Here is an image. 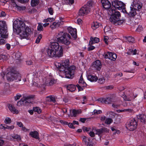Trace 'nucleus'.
I'll return each instance as SVG.
<instances>
[{"instance_id": "7c9ffc66", "label": "nucleus", "mask_w": 146, "mask_h": 146, "mask_svg": "<svg viewBox=\"0 0 146 146\" xmlns=\"http://www.w3.org/2000/svg\"><path fill=\"white\" fill-rule=\"evenodd\" d=\"M45 81L44 82L43 84H40V88L41 90L40 92L41 94H42L45 92V87L46 86Z\"/></svg>"}, {"instance_id": "a211bd4d", "label": "nucleus", "mask_w": 146, "mask_h": 146, "mask_svg": "<svg viewBox=\"0 0 146 146\" xmlns=\"http://www.w3.org/2000/svg\"><path fill=\"white\" fill-rule=\"evenodd\" d=\"M69 32L74 38L76 37V30L75 28H73L71 27H69L68 28Z\"/></svg>"}, {"instance_id": "49530a36", "label": "nucleus", "mask_w": 146, "mask_h": 146, "mask_svg": "<svg viewBox=\"0 0 146 146\" xmlns=\"http://www.w3.org/2000/svg\"><path fill=\"white\" fill-rule=\"evenodd\" d=\"M42 35L41 34H40L36 39L35 40V42L36 43H39L40 42V41L42 38Z\"/></svg>"}, {"instance_id": "774afa93", "label": "nucleus", "mask_w": 146, "mask_h": 146, "mask_svg": "<svg viewBox=\"0 0 146 146\" xmlns=\"http://www.w3.org/2000/svg\"><path fill=\"white\" fill-rule=\"evenodd\" d=\"M17 124L19 127H23V123L21 122H17Z\"/></svg>"}, {"instance_id": "69168bd1", "label": "nucleus", "mask_w": 146, "mask_h": 146, "mask_svg": "<svg viewBox=\"0 0 146 146\" xmlns=\"http://www.w3.org/2000/svg\"><path fill=\"white\" fill-rule=\"evenodd\" d=\"M140 77L141 80L143 81H144L146 79V76L144 74L141 75Z\"/></svg>"}, {"instance_id": "7ed1b4c3", "label": "nucleus", "mask_w": 146, "mask_h": 146, "mask_svg": "<svg viewBox=\"0 0 146 146\" xmlns=\"http://www.w3.org/2000/svg\"><path fill=\"white\" fill-rule=\"evenodd\" d=\"M58 41L66 45V48L69 49L71 43V38L70 35L63 32H60L56 35Z\"/></svg>"}, {"instance_id": "4d7b16f0", "label": "nucleus", "mask_w": 146, "mask_h": 146, "mask_svg": "<svg viewBox=\"0 0 146 146\" xmlns=\"http://www.w3.org/2000/svg\"><path fill=\"white\" fill-rule=\"evenodd\" d=\"M104 79L103 78H100L98 80V82L100 84H103L104 83Z\"/></svg>"}, {"instance_id": "e2e57ef3", "label": "nucleus", "mask_w": 146, "mask_h": 146, "mask_svg": "<svg viewBox=\"0 0 146 146\" xmlns=\"http://www.w3.org/2000/svg\"><path fill=\"white\" fill-rule=\"evenodd\" d=\"M143 29V28L141 25H139L137 28L136 29V31L137 32H139L142 31Z\"/></svg>"}, {"instance_id": "473e14b6", "label": "nucleus", "mask_w": 146, "mask_h": 146, "mask_svg": "<svg viewBox=\"0 0 146 146\" xmlns=\"http://www.w3.org/2000/svg\"><path fill=\"white\" fill-rule=\"evenodd\" d=\"M93 130H94V132H95V134L96 135H98L100 136L102 134H103L101 128L100 129H94Z\"/></svg>"}, {"instance_id": "0e129e2a", "label": "nucleus", "mask_w": 146, "mask_h": 146, "mask_svg": "<svg viewBox=\"0 0 146 146\" xmlns=\"http://www.w3.org/2000/svg\"><path fill=\"white\" fill-rule=\"evenodd\" d=\"M5 40L3 39H0V45L4 44L5 43Z\"/></svg>"}, {"instance_id": "ddd939ff", "label": "nucleus", "mask_w": 146, "mask_h": 146, "mask_svg": "<svg viewBox=\"0 0 146 146\" xmlns=\"http://www.w3.org/2000/svg\"><path fill=\"white\" fill-rule=\"evenodd\" d=\"M112 99L110 98H100L98 99V101L102 103L106 104H111L113 102Z\"/></svg>"}, {"instance_id": "f3484780", "label": "nucleus", "mask_w": 146, "mask_h": 146, "mask_svg": "<svg viewBox=\"0 0 146 146\" xmlns=\"http://www.w3.org/2000/svg\"><path fill=\"white\" fill-rule=\"evenodd\" d=\"M136 97V96H134L132 94L127 96L124 93L122 96V97L123 98L124 100L127 101H131L134 99Z\"/></svg>"}, {"instance_id": "20e7f679", "label": "nucleus", "mask_w": 146, "mask_h": 146, "mask_svg": "<svg viewBox=\"0 0 146 146\" xmlns=\"http://www.w3.org/2000/svg\"><path fill=\"white\" fill-rule=\"evenodd\" d=\"M111 15L110 18V22L115 25H120L124 21L123 20H120L121 15L120 13L115 9H111Z\"/></svg>"}, {"instance_id": "680f3d73", "label": "nucleus", "mask_w": 146, "mask_h": 146, "mask_svg": "<svg viewBox=\"0 0 146 146\" xmlns=\"http://www.w3.org/2000/svg\"><path fill=\"white\" fill-rule=\"evenodd\" d=\"M119 106V104H117L115 103H113L112 104V106L113 107L115 108H117Z\"/></svg>"}, {"instance_id": "052dcab7", "label": "nucleus", "mask_w": 146, "mask_h": 146, "mask_svg": "<svg viewBox=\"0 0 146 146\" xmlns=\"http://www.w3.org/2000/svg\"><path fill=\"white\" fill-rule=\"evenodd\" d=\"M89 134L90 136L92 137H94L95 136V133L92 131H90L89 133Z\"/></svg>"}, {"instance_id": "a878e982", "label": "nucleus", "mask_w": 146, "mask_h": 146, "mask_svg": "<svg viewBox=\"0 0 146 146\" xmlns=\"http://www.w3.org/2000/svg\"><path fill=\"white\" fill-rule=\"evenodd\" d=\"M137 118L141 122L144 123L146 119V115L141 114L138 116Z\"/></svg>"}, {"instance_id": "13d9d810", "label": "nucleus", "mask_w": 146, "mask_h": 146, "mask_svg": "<svg viewBox=\"0 0 146 146\" xmlns=\"http://www.w3.org/2000/svg\"><path fill=\"white\" fill-rule=\"evenodd\" d=\"M76 86L77 87L78 91H82L83 90V88L80 85H79V84H77L76 85Z\"/></svg>"}, {"instance_id": "338daca9", "label": "nucleus", "mask_w": 146, "mask_h": 146, "mask_svg": "<svg viewBox=\"0 0 146 146\" xmlns=\"http://www.w3.org/2000/svg\"><path fill=\"white\" fill-rule=\"evenodd\" d=\"M125 112L127 111L129 113L132 112L133 111V110L131 109H124Z\"/></svg>"}, {"instance_id": "9d476101", "label": "nucleus", "mask_w": 146, "mask_h": 146, "mask_svg": "<svg viewBox=\"0 0 146 146\" xmlns=\"http://www.w3.org/2000/svg\"><path fill=\"white\" fill-rule=\"evenodd\" d=\"M112 5L116 9L120 10L123 8L125 5L122 2L117 1L116 0H113L111 2Z\"/></svg>"}, {"instance_id": "603ef678", "label": "nucleus", "mask_w": 146, "mask_h": 146, "mask_svg": "<svg viewBox=\"0 0 146 146\" xmlns=\"http://www.w3.org/2000/svg\"><path fill=\"white\" fill-rule=\"evenodd\" d=\"M95 115L101 113H102V111L100 110H94L93 111Z\"/></svg>"}, {"instance_id": "e433bc0d", "label": "nucleus", "mask_w": 146, "mask_h": 146, "mask_svg": "<svg viewBox=\"0 0 146 146\" xmlns=\"http://www.w3.org/2000/svg\"><path fill=\"white\" fill-rule=\"evenodd\" d=\"M16 139L18 141H20L21 140L20 136L18 134H14L12 136L11 138L9 139Z\"/></svg>"}, {"instance_id": "37998d69", "label": "nucleus", "mask_w": 146, "mask_h": 146, "mask_svg": "<svg viewBox=\"0 0 146 146\" xmlns=\"http://www.w3.org/2000/svg\"><path fill=\"white\" fill-rule=\"evenodd\" d=\"M94 4V3L92 1H89L86 5H87L88 7L90 8L91 7H92Z\"/></svg>"}, {"instance_id": "de8ad7c7", "label": "nucleus", "mask_w": 146, "mask_h": 146, "mask_svg": "<svg viewBox=\"0 0 146 146\" xmlns=\"http://www.w3.org/2000/svg\"><path fill=\"white\" fill-rule=\"evenodd\" d=\"M7 59V56L4 54H0V60L4 61L6 60Z\"/></svg>"}, {"instance_id": "a19ab883", "label": "nucleus", "mask_w": 146, "mask_h": 146, "mask_svg": "<svg viewBox=\"0 0 146 146\" xmlns=\"http://www.w3.org/2000/svg\"><path fill=\"white\" fill-rule=\"evenodd\" d=\"M11 122V119L10 118L6 117L4 121V123L6 124H9Z\"/></svg>"}, {"instance_id": "4be33fe9", "label": "nucleus", "mask_w": 146, "mask_h": 146, "mask_svg": "<svg viewBox=\"0 0 146 146\" xmlns=\"http://www.w3.org/2000/svg\"><path fill=\"white\" fill-rule=\"evenodd\" d=\"M40 72H36L35 73H34L33 76H34V81L35 82V81H36V82H38V81H39L40 79Z\"/></svg>"}, {"instance_id": "3c124183", "label": "nucleus", "mask_w": 146, "mask_h": 146, "mask_svg": "<svg viewBox=\"0 0 146 146\" xmlns=\"http://www.w3.org/2000/svg\"><path fill=\"white\" fill-rule=\"evenodd\" d=\"M48 10L49 13L51 15L53 14L54 11L53 9L51 7H49L48 8Z\"/></svg>"}, {"instance_id": "4c0bfd02", "label": "nucleus", "mask_w": 146, "mask_h": 146, "mask_svg": "<svg viewBox=\"0 0 146 146\" xmlns=\"http://www.w3.org/2000/svg\"><path fill=\"white\" fill-rule=\"evenodd\" d=\"M39 0H31V5L32 7H35L39 3Z\"/></svg>"}, {"instance_id": "c9c22d12", "label": "nucleus", "mask_w": 146, "mask_h": 146, "mask_svg": "<svg viewBox=\"0 0 146 146\" xmlns=\"http://www.w3.org/2000/svg\"><path fill=\"white\" fill-rule=\"evenodd\" d=\"M136 9H135L133 8L131 9V11L129 12V15L130 16H133L136 15Z\"/></svg>"}, {"instance_id": "2f4dec72", "label": "nucleus", "mask_w": 146, "mask_h": 146, "mask_svg": "<svg viewBox=\"0 0 146 146\" xmlns=\"http://www.w3.org/2000/svg\"><path fill=\"white\" fill-rule=\"evenodd\" d=\"M17 105L19 106H20L23 105H26V104L25 103L24 98H22L20 101L17 102Z\"/></svg>"}, {"instance_id": "c03bdc74", "label": "nucleus", "mask_w": 146, "mask_h": 146, "mask_svg": "<svg viewBox=\"0 0 146 146\" xmlns=\"http://www.w3.org/2000/svg\"><path fill=\"white\" fill-rule=\"evenodd\" d=\"M82 140L85 143V144H86L88 142L90 141V139L89 138H87L85 136H84L82 137Z\"/></svg>"}, {"instance_id": "bb28decb", "label": "nucleus", "mask_w": 146, "mask_h": 146, "mask_svg": "<svg viewBox=\"0 0 146 146\" xmlns=\"http://www.w3.org/2000/svg\"><path fill=\"white\" fill-rule=\"evenodd\" d=\"M76 89V86L73 84L69 85L67 87V89L71 92L74 91Z\"/></svg>"}, {"instance_id": "c756f323", "label": "nucleus", "mask_w": 146, "mask_h": 146, "mask_svg": "<svg viewBox=\"0 0 146 146\" xmlns=\"http://www.w3.org/2000/svg\"><path fill=\"white\" fill-rule=\"evenodd\" d=\"M60 22H54L52 25H50V27L51 29H54L58 27L60 25Z\"/></svg>"}, {"instance_id": "b1692460", "label": "nucleus", "mask_w": 146, "mask_h": 146, "mask_svg": "<svg viewBox=\"0 0 146 146\" xmlns=\"http://www.w3.org/2000/svg\"><path fill=\"white\" fill-rule=\"evenodd\" d=\"M30 135L33 137L34 138L36 139H38V134L36 131H31L29 133Z\"/></svg>"}, {"instance_id": "aec40b11", "label": "nucleus", "mask_w": 146, "mask_h": 146, "mask_svg": "<svg viewBox=\"0 0 146 146\" xmlns=\"http://www.w3.org/2000/svg\"><path fill=\"white\" fill-rule=\"evenodd\" d=\"M7 106L10 111L13 113L17 114L18 113L19 111L18 110L16 109L12 105L10 104H8Z\"/></svg>"}, {"instance_id": "1a4fd4ad", "label": "nucleus", "mask_w": 146, "mask_h": 146, "mask_svg": "<svg viewBox=\"0 0 146 146\" xmlns=\"http://www.w3.org/2000/svg\"><path fill=\"white\" fill-rule=\"evenodd\" d=\"M57 79H55L50 73L48 77L46 82V86H52L57 84Z\"/></svg>"}, {"instance_id": "f8f14e48", "label": "nucleus", "mask_w": 146, "mask_h": 146, "mask_svg": "<svg viewBox=\"0 0 146 146\" xmlns=\"http://www.w3.org/2000/svg\"><path fill=\"white\" fill-rule=\"evenodd\" d=\"M90 11V8L84 5L82 7L79 11L78 15L80 16H83L88 13Z\"/></svg>"}, {"instance_id": "72a5a7b5", "label": "nucleus", "mask_w": 146, "mask_h": 146, "mask_svg": "<svg viewBox=\"0 0 146 146\" xmlns=\"http://www.w3.org/2000/svg\"><path fill=\"white\" fill-rule=\"evenodd\" d=\"M100 25V24L97 22H94L92 24V27L93 30H95L98 28Z\"/></svg>"}, {"instance_id": "6e6d98bb", "label": "nucleus", "mask_w": 146, "mask_h": 146, "mask_svg": "<svg viewBox=\"0 0 146 146\" xmlns=\"http://www.w3.org/2000/svg\"><path fill=\"white\" fill-rule=\"evenodd\" d=\"M21 97V95L19 94H17L16 96H15V98L16 100L19 99Z\"/></svg>"}, {"instance_id": "8fccbe9b", "label": "nucleus", "mask_w": 146, "mask_h": 146, "mask_svg": "<svg viewBox=\"0 0 146 146\" xmlns=\"http://www.w3.org/2000/svg\"><path fill=\"white\" fill-rule=\"evenodd\" d=\"M101 129L103 134L104 133H107L109 132V129L103 127Z\"/></svg>"}, {"instance_id": "09e8293b", "label": "nucleus", "mask_w": 146, "mask_h": 146, "mask_svg": "<svg viewBox=\"0 0 146 146\" xmlns=\"http://www.w3.org/2000/svg\"><path fill=\"white\" fill-rule=\"evenodd\" d=\"M33 110L34 111L37 112L38 113H41V111L39 107H34L33 108Z\"/></svg>"}, {"instance_id": "a18cd8bd", "label": "nucleus", "mask_w": 146, "mask_h": 146, "mask_svg": "<svg viewBox=\"0 0 146 146\" xmlns=\"http://www.w3.org/2000/svg\"><path fill=\"white\" fill-rule=\"evenodd\" d=\"M5 129H8L9 130H12L14 128V126L13 125H5Z\"/></svg>"}, {"instance_id": "412c9836", "label": "nucleus", "mask_w": 146, "mask_h": 146, "mask_svg": "<svg viewBox=\"0 0 146 146\" xmlns=\"http://www.w3.org/2000/svg\"><path fill=\"white\" fill-rule=\"evenodd\" d=\"M99 39L98 38L92 36L90 38V40L89 42V44L92 45L95 43H98L99 42Z\"/></svg>"}, {"instance_id": "4468645a", "label": "nucleus", "mask_w": 146, "mask_h": 146, "mask_svg": "<svg viewBox=\"0 0 146 146\" xmlns=\"http://www.w3.org/2000/svg\"><path fill=\"white\" fill-rule=\"evenodd\" d=\"M133 7L136 10L140 11L142 8V4L140 1H134Z\"/></svg>"}, {"instance_id": "dca6fc26", "label": "nucleus", "mask_w": 146, "mask_h": 146, "mask_svg": "<svg viewBox=\"0 0 146 146\" xmlns=\"http://www.w3.org/2000/svg\"><path fill=\"white\" fill-rule=\"evenodd\" d=\"M92 66L98 70H100L102 67V64L100 61L99 60H96L92 64Z\"/></svg>"}, {"instance_id": "6ab92c4d", "label": "nucleus", "mask_w": 146, "mask_h": 146, "mask_svg": "<svg viewBox=\"0 0 146 146\" xmlns=\"http://www.w3.org/2000/svg\"><path fill=\"white\" fill-rule=\"evenodd\" d=\"M34 97V96L31 95L24 98L25 103L26 104V105H27V103H32L33 102V100Z\"/></svg>"}, {"instance_id": "0eeeda50", "label": "nucleus", "mask_w": 146, "mask_h": 146, "mask_svg": "<svg viewBox=\"0 0 146 146\" xmlns=\"http://www.w3.org/2000/svg\"><path fill=\"white\" fill-rule=\"evenodd\" d=\"M7 80L9 81H13L14 80L17 81H20L21 80V75L19 74L14 73L13 72H9L6 75Z\"/></svg>"}, {"instance_id": "393cba45", "label": "nucleus", "mask_w": 146, "mask_h": 146, "mask_svg": "<svg viewBox=\"0 0 146 146\" xmlns=\"http://www.w3.org/2000/svg\"><path fill=\"white\" fill-rule=\"evenodd\" d=\"M87 77L88 80L91 82H96L98 80L97 77L95 76L88 75Z\"/></svg>"}, {"instance_id": "9b49d317", "label": "nucleus", "mask_w": 146, "mask_h": 146, "mask_svg": "<svg viewBox=\"0 0 146 146\" xmlns=\"http://www.w3.org/2000/svg\"><path fill=\"white\" fill-rule=\"evenodd\" d=\"M103 56L105 58H109L113 61H115L117 58V55L115 53L110 52L104 53Z\"/></svg>"}, {"instance_id": "2eb2a0df", "label": "nucleus", "mask_w": 146, "mask_h": 146, "mask_svg": "<svg viewBox=\"0 0 146 146\" xmlns=\"http://www.w3.org/2000/svg\"><path fill=\"white\" fill-rule=\"evenodd\" d=\"M101 2L103 7L105 9H108L110 8L111 4L108 0H101Z\"/></svg>"}, {"instance_id": "f03ea898", "label": "nucleus", "mask_w": 146, "mask_h": 146, "mask_svg": "<svg viewBox=\"0 0 146 146\" xmlns=\"http://www.w3.org/2000/svg\"><path fill=\"white\" fill-rule=\"evenodd\" d=\"M63 49L57 42H53L51 43L50 45L48 47L47 52L48 56L51 57H55L60 58L63 56Z\"/></svg>"}, {"instance_id": "bf43d9fd", "label": "nucleus", "mask_w": 146, "mask_h": 146, "mask_svg": "<svg viewBox=\"0 0 146 146\" xmlns=\"http://www.w3.org/2000/svg\"><path fill=\"white\" fill-rule=\"evenodd\" d=\"M54 21V19L52 18H48L47 19H46V23L48 22H51Z\"/></svg>"}, {"instance_id": "5fc2aeb1", "label": "nucleus", "mask_w": 146, "mask_h": 146, "mask_svg": "<svg viewBox=\"0 0 146 146\" xmlns=\"http://www.w3.org/2000/svg\"><path fill=\"white\" fill-rule=\"evenodd\" d=\"M89 45L90 46L88 48V50H92L94 49L95 47L93 46H92V45H89Z\"/></svg>"}, {"instance_id": "864d4df0", "label": "nucleus", "mask_w": 146, "mask_h": 146, "mask_svg": "<svg viewBox=\"0 0 146 146\" xmlns=\"http://www.w3.org/2000/svg\"><path fill=\"white\" fill-rule=\"evenodd\" d=\"M43 29V27L42 25L40 23L38 24L37 27V30L38 31H41Z\"/></svg>"}, {"instance_id": "423d86ee", "label": "nucleus", "mask_w": 146, "mask_h": 146, "mask_svg": "<svg viewBox=\"0 0 146 146\" xmlns=\"http://www.w3.org/2000/svg\"><path fill=\"white\" fill-rule=\"evenodd\" d=\"M7 26L5 21H0V38H6L8 37Z\"/></svg>"}, {"instance_id": "cd10ccee", "label": "nucleus", "mask_w": 146, "mask_h": 146, "mask_svg": "<svg viewBox=\"0 0 146 146\" xmlns=\"http://www.w3.org/2000/svg\"><path fill=\"white\" fill-rule=\"evenodd\" d=\"M46 101H48V102H52L53 103H55L56 102V100L54 97L50 96L46 97Z\"/></svg>"}, {"instance_id": "ea45409f", "label": "nucleus", "mask_w": 146, "mask_h": 146, "mask_svg": "<svg viewBox=\"0 0 146 146\" xmlns=\"http://www.w3.org/2000/svg\"><path fill=\"white\" fill-rule=\"evenodd\" d=\"M113 122L112 119L110 118H107L106 119L105 123L107 124H110Z\"/></svg>"}, {"instance_id": "c85d7f7f", "label": "nucleus", "mask_w": 146, "mask_h": 146, "mask_svg": "<svg viewBox=\"0 0 146 146\" xmlns=\"http://www.w3.org/2000/svg\"><path fill=\"white\" fill-rule=\"evenodd\" d=\"M78 83L79 85H80L82 87L86 86L87 84L83 80L82 77L81 76L79 80Z\"/></svg>"}, {"instance_id": "5701e85b", "label": "nucleus", "mask_w": 146, "mask_h": 146, "mask_svg": "<svg viewBox=\"0 0 146 146\" xmlns=\"http://www.w3.org/2000/svg\"><path fill=\"white\" fill-rule=\"evenodd\" d=\"M70 62L68 59H66L62 61V66H63V69L67 68L69 65Z\"/></svg>"}, {"instance_id": "79ce46f5", "label": "nucleus", "mask_w": 146, "mask_h": 146, "mask_svg": "<svg viewBox=\"0 0 146 146\" xmlns=\"http://www.w3.org/2000/svg\"><path fill=\"white\" fill-rule=\"evenodd\" d=\"M127 40L129 42H133L134 41V38L131 36H129L126 37Z\"/></svg>"}, {"instance_id": "f257e3e1", "label": "nucleus", "mask_w": 146, "mask_h": 146, "mask_svg": "<svg viewBox=\"0 0 146 146\" xmlns=\"http://www.w3.org/2000/svg\"><path fill=\"white\" fill-rule=\"evenodd\" d=\"M13 29L14 32L18 33L21 39L29 37L31 33V29L26 26L24 22L19 19L13 22Z\"/></svg>"}, {"instance_id": "39448f33", "label": "nucleus", "mask_w": 146, "mask_h": 146, "mask_svg": "<svg viewBox=\"0 0 146 146\" xmlns=\"http://www.w3.org/2000/svg\"><path fill=\"white\" fill-rule=\"evenodd\" d=\"M76 68L74 65L71 66L63 70H61L62 73L64 74L65 77L68 78H71L74 76Z\"/></svg>"}, {"instance_id": "58836bf2", "label": "nucleus", "mask_w": 146, "mask_h": 146, "mask_svg": "<svg viewBox=\"0 0 146 146\" xmlns=\"http://www.w3.org/2000/svg\"><path fill=\"white\" fill-rule=\"evenodd\" d=\"M54 64L56 67L57 68H58L60 69V70H63V66H62V64H61V63H58L57 62H56L54 63Z\"/></svg>"}, {"instance_id": "6e6552de", "label": "nucleus", "mask_w": 146, "mask_h": 146, "mask_svg": "<svg viewBox=\"0 0 146 146\" xmlns=\"http://www.w3.org/2000/svg\"><path fill=\"white\" fill-rule=\"evenodd\" d=\"M137 122L134 119L130 120L129 122L127 123L126 127L131 131H133L136 128Z\"/></svg>"}, {"instance_id": "f704fd0d", "label": "nucleus", "mask_w": 146, "mask_h": 146, "mask_svg": "<svg viewBox=\"0 0 146 146\" xmlns=\"http://www.w3.org/2000/svg\"><path fill=\"white\" fill-rule=\"evenodd\" d=\"M81 113V111L80 110L74 109L72 111V116L74 117H76L77 114H80Z\"/></svg>"}]
</instances>
